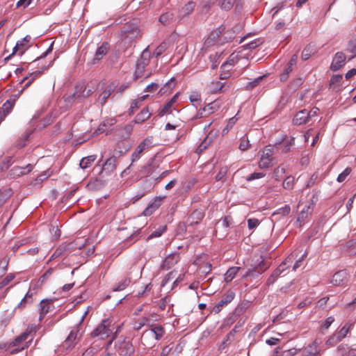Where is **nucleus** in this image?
<instances>
[{"label": "nucleus", "mask_w": 356, "mask_h": 356, "mask_svg": "<svg viewBox=\"0 0 356 356\" xmlns=\"http://www.w3.org/2000/svg\"><path fill=\"white\" fill-rule=\"evenodd\" d=\"M293 66L287 64L285 69L284 70V72L280 74V78L281 81H286L288 78L289 74L293 71Z\"/></svg>", "instance_id": "a19ab883"}, {"label": "nucleus", "mask_w": 356, "mask_h": 356, "mask_svg": "<svg viewBox=\"0 0 356 356\" xmlns=\"http://www.w3.org/2000/svg\"><path fill=\"white\" fill-rule=\"evenodd\" d=\"M32 302H33L32 300H28L27 298L24 297V298L22 299L20 302L15 307V309H22L26 306V305L31 304Z\"/></svg>", "instance_id": "680f3d73"}, {"label": "nucleus", "mask_w": 356, "mask_h": 356, "mask_svg": "<svg viewBox=\"0 0 356 356\" xmlns=\"http://www.w3.org/2000/svg\"><path fill=\"white\" fill-rule=\"evenodd\" d=\"M115 348L120 355L124 356L134 352V348L129 338L119 339L115 343Z\"/></svg>", "instance_id": "6e6552de"}, {"label": "nucleus", "mask_w": 356, "mask_h": 356, "mask_svg": "<svg viewBox=\"0 0 356 356\" xmlns=\"http://www.w3.org/2000/svg\"><path fill=\"white\" fill-rule=\"evenodd\" d=\"M173 19V14L170 12H166L162 14L159 17V22L163 25L170 24Z\"/></svg>", "instance_id": "c9c22d12"}, {"label": "nucleus", "mask_w": 356, "mask_h": 356, "mask_svg": "<svg viewBox=\"0 0 356 356\" xmlns=\"http://www.w3.org/2000/svg\"><path fill=\"white\" fill-rule=\"evenodd\" d=\"M286 172V170H285V168L284 165H279L277 168L275 169L274 170V177H275L276 179H279L280 177L284 174Z\"/></svg>", "instance_id": "6e6d98bb"}, {"label": "nucleus", "mask_w": 356, "mask_h": 356, "mask_svg": "<svg viewBox=\"0 0 356 356\" xmlns=\"http://www.w3.org/2000/svg\"><path fill=\"white\" fill-rule=\"evenodd\" d=\"M209 90L212 92L216 93L218 92H222L224 88V83L219 81H212L209 86Z\"/></svg>", "instance_id": "72a5a7b5"}, {"label": "nucleus", "mask_w": 356, "mask_h": 356, "mask_svg": "<svg viewBox=\"0 0 356 356\" xmlns=\"http://www.w3.org/2000/svg\"><path fill=\"white\" fill-rule=\"evenodd\" d=\"M298 351L296 348L282 350L280 348H277L272 356H295L298 354Z\"/></svg>", "instance_id": "393cba45"}, {"label": "nucleus", "mask_w": 356, "mask_h": 356, "mask_svg": "<svg viewBox=\"0 0 356 356\" xmlns=\"http://www.w3.org/2000/svg\"><path fill=\"white\" fill-rule=\"evenodd\" d=\"M346 58V56L343 52H337L330 65L331 70L337 71L341 69L345 65Z\"/></svg>", "instance_id": "9b49d317"}, {"label": "nucleus", "mask_w": 356, "mask_h": 356, "mask_svg": "<svg viewBox=\"0 0 356 356\" xmlns=\"http://www.w3.org/2000/svg\"><path fill=\"white\" fill-rule=\"evenodd\" d=\"M203 108L205 111L206 114L209 116L210 114L213 113L216 110L217 106L216 102H214L211 104H209Z\"/></svg>", "instance_id": "5fc2aeb1"}, {"label": "nucleus", "mask_w": 356, "mask_h": 356, "mask_svg": "<svg viewBox=\"0 0 356 356\" xmlns=\"http://www.w3.org/2000/svg\"><path fill=\"white\" fill-rule=\"evenodd\" d=\"M109 49L108 44L104 42L100 47H99L95 52L92 63L95 64L99 61L104 56L106 55Z\"/></svg>", "instance_id": "4be33fe9"}, {"label": "nucleus", "mask_w": 356, "mask_h": 356, "mask_svg": "<svg viewBox=\"0 0 356 356\" xmlns=\"http://www.w3.org/2000/svg\"><path fill=\"white\" fill-rule=\"evenodd\" d=\"M151 58V52L148 48L143 50L140 58L137 60L136 64V70L134 72V78L141 77L145 72V68L148 65Z\"/></svg>", "instance_id": "20e7f679"}, {"label": "nucleus", "mask_w": 356, "mask_h": 356, "mask_svg": "<svg viewBox=\"0 0 356 356\" xmlns=\"http://www.w3.org/2000/svg\"><path fill=\"white\" fill-rule=\"evenodd\" d=\"M312 213V208L310 205H305L304 208L302 209L300 213L298 214L297 220L300 223L304 222V220L310 215Z\"/></svg>", "instance_id": "bb28decb"}, {"label": "nucleus", "mask_w": 356, "mask_h": 356, "mask_svg": "<svg viewBox=\"0 0 356 356\" xmlns=\"http://www.w3.org/2000/svg\"><path fill=\"white\" fill-rule=\"evenodd\" d=\"M294 177L292 176L287 177L283 181V187L286 190H291L293 187Z\"/></svg>", "instance_id": "49530a36"}, {"label": "nucleus", "mask_w": 356, "mask_h": 356, "mask_svg": "<svg viewBox=\"0 0 356 356\" xmlns=\"http://www.w3.org/2000/svg\"><path fill=\"white\" fill-rule=\"evenodd\" d=\"M96 159L95 155H90L86 157L83 158L79 163L80 167L82 169H86L91 165V164L95 161Z\"/></svg>", "instance_id": "7c9ffc66"}, {"label": "nucleus", "mask_w": 356, "mask_h": 356, "mask_svg": "<svg viewBox=\"0 0 356 356\" xmlns=\"http://www.w3.org/2000/svg\"><path fill=\"white\" fill-rule=\"evenodd\" d=\"M150 319L148 317H142L135 322L134 328L136 330H139L145 325L149 326Z\"/></svg>", "instance_id": "f704fd0d"}, {"label": "nucleus", "mask_w": 356, "mask_h": 356, "mask_svg": "<svg viewBox=\"0 0 356 356\" xmlns=\"http://www.w3.org/2000/svg\"><path fill=\"white\" fill-rule=\"evenodd\" d=\"M189 99L193 106L197 107L201 102V95L197 92H193L190 95Z\"/></svg>", "instance_id": "ea45409f"}, {"label": "nucleus", "mask_w": 356, "mask_h": 356, "mask_svg": "<svg viewBox=\"0 0 356 356\" xmlns=\"http://www.w3.org/2000/svg\"><path fill=\"white\" fill-rule=\"evenodd\" d=\"M151 116L147 107L144 108L138 114L136 115L132 122L135 124H140L145 122Z\"/></svg>", "instance_id": "b1692460"}, {"label": "nucleus", "mask_w": 356, "mask_h": 356, "mask_svg": "<svg viewBox=\"0 0 356 356\" xmlns=\"http://www.w3.org/2000/svg\"><path fill=\"white\" fill-rule=\"evenodd\" d=\"M236 37V32L230 29L225 31V28L220 26L210 33L204 43L205 47L213 45L216 42L222 44L232 41Z\"/></svg>", "instance_id": "f257e3e1"}, {"label": "nucleus", "mask_w": 356, "mask_h": 356, "mask_svg": "<svg viewBox=\"0 0 356 356\" xmlns=\"http://www.w3.org/2000/svg\"><path fill=\"white\" fill-rule=\"evenodd\" d=\"M34 328L28 327L26 330L21 334L19 336L15 338L14 341L13 342V346H17V348L11 350L10 353L12 354L16 353L20 350H24L25 348L29 346L28 344L24 343L29 338L30 335H32L33 332H35Z\"/></svg>", "instance_id": "39448f33"}, {"label": "nucleus", "mask_w": 356, "mask_h": 356, "mask_svg": "<svg viewBox=\"0 0 356 356\" xmlns=\"http://www.w3.org/2000/svg\"><path fill=\"white\" fill-rule=\"evenodd\" d=\"M20 92L12 95L0 108V110L8 115L13 110L17 99L19 98Z\"/></svg>", "instance_id": "dca6fc26"}, {"label": "nucleus", "mask_w": 356, "mask_h": 356, "mask_svg": "<svg viewBox=\"0 0 356 356\" xmlns=\"http://www.w3.org/2000/svg\"><path fill=\"white\" fill-rule=\"evenodd\" d=\"M154 138L152 136H149L145 138L141 143V144H144V146L146 149H149V147L154 145L153 144Z\"/></svg>", "instance_id": "4d7b16f0"}, {"label": "nucleus", "mask_w": 356, "mask_h": 356, "mask_svg": "<svg viewBox=\"0 0 356 356\" xmlns=\"http://www.w3.org/2000/svg\"><path fill=\"white\" fill-rule=\"evenodd\" d=\"M165 229H166V226H164L161 229H158L154 231L148 236V238L149 239V238H156V237H159V236H161V234L165 231Z\"/></svg>", "instance_id": "e2e57ef3"}, {"label": "nucleus", "mask_w": 356, "mask_h": 356, "mask_svg": "<svg viewBox=\"0 0 356 356\" xmlns=\"http://www.w3.org/2000/svg\"><path fill=\"white\" fill-rule=\"evenodd\" d=\"M309 113L307 110L304 109L299 112H298L294 118L293 122L296 125H301L305 124L309 122Z\"/></svg>", "instance_id": "6ab92c4d"}, {"label": "nucleus", "mask_w": 356, "mask_h": 356, "mask_svg": "<svg viewBox=\"0 0 356 356\" xmlns=\"http://www.w3.org/2000/svg\"><path fill=\"white\" fill-rule=\"evenodd\" d=\"M173 104L169 101L164 105L163 108L159 111V116L161 117L165 114L171 113Z\"/></svg>", "instance_id": "8fccbe9b"}, {"label": "nucleus", "mask_w": 356, "mask_h": 356, "mask_svg": "<svg viewBox=\"0 0 356 356\" xmlns=\"http://www.w3.org/2000/svg\"><path fill=\"white\" fill-rule=\"evenodd\" d=\"M293 259V256L288 257L280 265L277 267V269H280V272L282 273L287 268L286 264L291 262Z\"/></svg>", "instance_id": "052dcab7"}, {"label": "nucleus", "mask_w": 356, "mask_h": 356, "mask_svg": "<svg viewBox=\"0 0 356 356\" xmlns=\"http://www.w3.org/2000/svg\"><path fill=\"white\" fill-rule=\"evenodd\" d=\"M235 294L234 292H229L225 295L222 299L215 305L213 311L215 313H219L223 307L230 303L234 298Z\"/></svg>", "instance_id": "4468645a"}, {"label": "nucleus", "mask_w": 356, "mask_h": 356, "mask_svg": "<svg viewBox=\"0 0 356 356\" xmlns=\"http://www.w3.org/2000/svg\"><path fill=\"white\" fill-rule=\"evenodd\" d=\"M351 172V168H346L341 174L339 175L337 180L338 182H343L345 181L346 177L350 175Z\"/></svg>", "instance_id": "864d4df0"}, {"label": "nucleus", "mask_w": 356, "mask_h": 356, "mask_svg": "<svg viewBox=\"0 0 356 356\" xmlns=\"http://www.w3.org/2000/svg\"><path fill=\"white\" fill-rule=\"evenodd\" d=\"M168 44L165 42L161 43L154 50L153 55L156 57L160 56L167 49Z\"/></svg>", "instance_id": "de8ad7c7"}, {"label": "nucleus", "mask_w": 356, "mask_h": 356, "mask_svg": "<svg viewBox=\"0 0 356 356\" xmlns=\"http://www.w3.org/2000/svg\"><path fill=\"white\" fill-rule=\"evenodd\" d=\"M350 325L348 326L347 325H345L338 332L335 333L334 334L340 341H341L346 337L347 334L350 331Z\"/></svg>", "instance_id": "79ce46f5"}, {"label": "nucleus", "mask_w": 356, "mask_h": 356, "mask_svg": "<svg viewBox=\"0 0 356 356\" xmlns=\"http://www.w3.org/2000/svg\"><path fill=\"white\" fill-rule=\"evenodd\" d=\"M15 278V275L12 273L8 274L1 282H0V289L8 285L13 279Z\"/></svg>", "instance_id": "13d9d810"}, {"label": "nucleus", "mask_w": 356, "mask_h": 356, "mask_svg": "<svg viewBox=\"0 0 356 356\" xmlns=\"http://www.w3.org/2000/svg\"><path fill=\"white\" fill-rule=\"evenodd\" d=\"M204 216V213L202 210H195L188 218V222L190 225L197 224Z\"/></svg>", "instance_id": "5701e85b"}, {"label": "nucleus", "mask_w": 356, "mask_h": 356, "mask_svg": "<svg viewBox=\"0 0 356 356\" xmlns=\"http://www.w3.org/2000/svg\"><path fill=\"white\" fill-rule=\"evenodd\" d=\"M175 86V79L174 78L170 79L163 87H162L160 90L159 93L162 95L165 93H169L172 91V90L174 88Z\"/></svg>", "instance_id": "c756f323"}, {"label": "nucleus", "mask_w": 356, "mask_h": 356, "mask_svg": "<svg viewBox=\"0 0 356 356\" xmlns=\"http://www.w3.org/2000/svg\"><path fill=\"white\" fill-rule=\"evenodd\" d=\"M121 35L124 40L131 42L138 37H140V32L138 27L133 24H126L121 29Z\"/></svg>", "instance_id": "0eeeda50"}, {"label": "nucleus", "mask_w": 356, "mask_h": 356, "mask_svg": "<svg viewBox=\"0 0 356 356\" xmlns=\"http://www.w3.org/2000/svg\"><path fill=\"white\" fill-rule=\"evenodd\" d=\"M321 343V341L318 339H315L302 350V356H318L321 353L319 348Z\"/></svg>", "instance_id": "9d476101"}, {"label": "nucleus", "mask_w": 356, "mask_h": 356, "mask_svg": "<svg viewBox=\"0 0 356 356\" xmlns=\"http://www.w3.org/2000/svg\"><path fill=\"white\" fill-rule=\"evenodd\" d=\"M54 307L53 305L52 300H49V299L42 300L40 302L39 320L42 321L44 318V316H46V314L47 313H49L50 311L53 310Z\"/></svg>", "instance_id": "f8f14e48"}, {"label": "nucleus", "mask_w": 356, "mask_h": 356, "mask_svg": "<svg viewBox=\"0 0 356 356\" xmlns=\"http://www.w3.org/2000/svg\"><path fill=\"white\" fill-rule=\"evenodd\" d=\"M241 269L240 267L233 266L229 268L226 273L225 274V280L226 282H231L236 276L238 270Z\"/></svg>", "instance_id": "cd10ccee"}, {"label": "nucleus", "mask_w": 356, "mask_h": 356, "mask_svg": "<svg viewBox=\"0 0 356 356\" xmlns=\"http://www.w3.org/2000/svg\"><path fill=\"white\" fill-rule=\"evenodd\" d=\"M145 149H147L145 147L144 144H141V143H140L131 154V162L134 163L138 160Z\"/></svg>", "instance_id": "c85d7f7f"}, {"label": "nucleus", "mask_w": 356, "mask_h": 356, "mask_svg": "<svg viewBox=\"0 0 356 356\" xmlns=\"http://www.w3.org/2000/svg\"><path fill=\"white\" fill-rule=\"evenodd\" d=\"M81 335L79 326L74 327L63 343L62 347L66 350H72L79 342Z\"/></svg>", "instance_id": "423d86ee"}, {"label": "nucleus", "mask_w": 356, "mask_h": 356, "mask_svg": "<svg viewBox=\"0 0 356 356\" xmlns=\"http://www.w3.org/2000/svg\"><path fill=\"white\" fill-rule=\"evenodd\" d=\"M208 117V115L206 114V112L204 110V108H202V109H200L196 115L191 118V120H197V119H200V118H207Z\"/></svg>", "instance_id": "774afa93"}, {"label": "nucleus", "mask_w": 356, "mask_h": 356, "mask_svg": "<svg viewBox=\"0 0 356 356\" xmlns=\"http://www.w3.org/2000/svg\"><path fill=\"white\" fill-rule=\"evenodd\" d=\"M33 169V165L32 164H28L26 166H14L8 172V177L12 179H15L17 177H19L21 176L27 175L30 172H31Z\"/></svg>", "instance_id": "1a4fd4ad"}, {"label": "nucleus", "mask_w": 356, "mask_h": 356, "mask_svg": "<svg viewBox=\"0 0 356 356\" xmlns=\"http://www.w3.org/2000/svg\"><path fill=\"white\" fill-rule=\"evenodd\" d=\"M228 172V168L227 166L222 167L217 175L215 177V179L216 181H224V178L226 176L227 173Z\"/></svg>", "instance_id": "c03bdc74"}, {"label": "nucleus", "mask_w": 356, "mask_h": 356, "mask_svg": "<svg viewBox=\"0 0 356 356\" xmlns=\"http://www.w3.org/2000/svg\"><path fill=\"white\" fill-rule=\"evenodd\" d=\"M31 38L29 35L25 36L22 40L17 42V44L21 49L20 55H22L24 51L28 48V43L30 42Z\"/></svg>", "instance_id": "e433bc0d"}, {"label": "nucleus", "mask_w": 356, "mask_h": 356, "mask_svg": "<svg viewBox=\"0 0 356 356\" xmlns=\"http://www.w3.org/2000/svg\"><path fill=\"white\" fill-rule=\"evenodd\" d=\"M262 43L260 39H255L243 45L244 49H254Z\"/></svg>", "instance_id": "37998d69"}, {"label": "nucleus", "mask_w": 356, "mask_h": 356, "mask_svg": "<svg viewBox=\"0 0 356 356\" xmlns=\"http://www.w3.org/2000/svg\"><path fill=\"white\" fill-rule=\"evenodd\" d=\"M275 144H277L279 146L278 152L280 151L282 153H286L291 149V147H289L287 144L285 143V142L283 144L281 142L276 143Z\"/></svg>", "instance_id": "338daca9"}, {"label": "nucleus", "mask_w": 356, "mask_h": 356, "mask_svg": "<svg viewBox=\"0 0 356 356\" xmlns=\"http://www.w3.org/2000/svg\"><path fill=\"white\" fill-rule=\"evenodd\" d=\"M164 334V328L161 325H158L154 327L150 330L145 331L143 334L142 337L145 338L146 337L154 336L156 340H159L163 337Z\"/></svg>", "instance_id": "2eb2a0df"}, {"label": "nucleus", "mask_w": 356, "mask_h": 356, "mask_svg": "<svg viewBox=\"0 0 356 356\" xmlns=\"http://www.w3.org/2000/svg\"><path fill=\"white\" fill-rule=\"evenodd\" d=\"M279 146L277 144L274 145L266 146L262 151L259 161V167L261 168H267L273 164L275 158L273 155L278 152Z\"/></svg>", "instance_id": "f03ea898"}, {"label": "nucleus", "mask_w": 356, "mask_h": 356, "mask_svg": "<svg viewBox=\"0 0 356 356\" xmlns=\"http://www.w3.org/2000/svg\"><path fill=\"white\" fill-rule=\"evenodd\" d=\"M131 283L130 278H124L120 281L113 288L114 291H120L125 289Z\"/></svg>", "instance_id": "473e14b6"}, {"label": "nucleus", "mask_w": 356, "mask_h": 356, "mask_svg": "<svg viewBox=\"0 0 356 356\" xmlns=\"http://www.w3.org/2000/svg\"><path fill=\"white\" fill-rule=\"evenodd\" d=\"M264 176H265V174L263 172H253L246 177V180L248 181H251L254 179L262 178Z\"/></svg>", "instance_id": "bf43d9fd"}, {"label": "nucleus", "mask_w": 356, "mask_h": 356, "mask_svg": "<svg viewBox=\"0 0 356 356\" xmlns=\"http://www.w3.org/2000/svg\"><path fill=\"white\" fill-rule=\"evenodd\" d=\"M69 245H60L58 248H56V250L52 254V255L51 256L50 260L54 259L63 255L65 252L70 249Z\"/></svg>", "instance_id": "2f4dec72"}, {"label": "nucleus", "mask_w": 356, "mask_h": 356, "mask_svg": "<svg viewBox=\"0 0 356 356\" xmlns=\"http://www.w3.org/2000/svg\"><path fill=\"white\" fill-rule=\"evenodd\" d=\"M250 147V142L247 137H243L240 140V144L238 148L241 151L247 150Z\"/></svg>", "instance_id": "603ef678"}, {"label": "nucleus", "mask_w": 356, "mask_h": 356, "mask_svg": "<svg viewBox=\"0 0 356 356\" xmlns=\"http://www.w3.org/2000/svg\"><path fill=\"white\" fill-rule=\"evenodd\" d=\"M163 199V197H156L143 211V215L145 216H151L161 206Z\"/></svg>", "instance_id": "a211bd4d"}, {"label": "nucleus", "mask_w": 356, "mask_h": 356, "mask_svg": "<svg viewBox=\"0 0 356 356\" xmlns=\"http://www.w3.org/2000/svg\"><path fill=\"white\" fill-rule=\"evenodd\" d=\"M177 275V272L176 270H172L168 273L166 276L163 278L161 282V286H165L168 282L175 279Z\"/></svg>", "instance_id": "a18cd8bd"}, {"label": "nucleus", "mask_w": 356, "mask_h": 356, "mask_svg": "<svg viewBox=\"0 0 356 356\" xmlns=\"http://www.w3.org/2000/svg\"><path fill=\"white\" fill-rule=\"evenodd\" d=\"M236 0H218V6L223 10H229L234 5Z\"/></svg>", "instance_id": "4c0bfd02"}, {"label": "nucleus", "mask_w": 356, "mask_h": 356, "mask_svg": "<svg viewBox=\"0 0 356 356\" xmlns=\"http://www.w3.org/2000/svg\"><path fill=\"white\" fill-rule=\"evenodd\" d=\"M48 67H49V66L48 67L44 66V67H42V70H37L35 72H32L31 74H30V75L29 76L25 77L22 80V81H24L26 79H33V81H34L35 79L38 78L43 73L44 70H47Z\"/></svg>", "instance_id": "3c124183"}, {"label": "nucleus", "mask_w": 356, "mask_h": 356, "mask_svg": "<svg viewBox=\"0 0 356 356\" xmlns=\"http://www.w3.org/2000/svg\"><path fill=\"white\" fill-rule=\"evenodd\" d=\"M339 341H341L334 334L332 335L326 341V344L330 346H334L337 343H338Z\"/></svg>", "instance_id": "69168bd1"}, {"label": "nucleus", "mask_w": 356, "mask_h": 356, "mask_svg": "<svg viewBox=\"0 0 356 356\" xmlns=\"http://www.w3.org/2000/svg\"><path fill=\"white\" fill-rule=\"evenodd\" d=\"M114 329L112 321L106 318L93 330L91 335L92 337H99L102 339H104L113 334Z\"/></svg>", "instance_id": "7ed1b4c3"}, {"label": "nucleus", "mask_w": 356, "mask_h": 356, "mask_svg": "<svg viewBox=\"0 0 356 356\" xmlns=\"http://www.w3.org/2000/svg\"><path fill=\"white\" fill-rule=\"evenodd\" d=\"M259 225V221L257 218H250L248 220V226L250 229L256 228Z\"/></svg>", "instance_id": "0e129e2a"}, {"label": "nucleus", "mask_w": 356, "mask_h": 356, "mask_svg": "<svg viewBox=\"0 0 356 356\" xmlns=\"http://www.w3.org/2000/svg\"><path fill=\"white\" fill-rule=\"evenodd\" d=\"M31 131H26L21 138H19L16 142V146L18 148H22L25 146L26 141H27L30 137Z\"/></svg>", "instance_id": "58836bf2"}, {"label": "nucleus", "mask_w": 356, "mask_h": 356, "mask_svg": "<svg viewBox=\"0 0 356 356\" xmlns=\"http://www.w3.org/2000/svg\"><path fill=\"white\" fill-rule=\"evenodd\" d=\"M179 259V256L177 253L170 254L164 259L161 268L163 270H168L176 264Z\"/></svg>", "instance_id": "aec40b11"}, {"label": "nucleus", "mask_w": 356, "mask_h": 356, "mask_svg": "<svg viewBox=\"0 0 356 356\" xmlns=\"http://www.w3.org/2000/svg\"><path fill=\"white\" fill-rule=\"evenodd\" d=\"M347 51L351 54L350 59L353 58L356 56V41H350Z\"/></svg>", "instance_id": "09e8293b"}, {"label": "nucleus", "mask_w": 356, "mask_h": 356, "mask_svg": "<svg viewBox=\"0 0 356 356\" xmlns=\"http://www.w3.org/2000/svg\"><path fill=\"white\" fill-rule=\"evenodd\" d=\"M195 7V3L193 1H188L186 3L183 7H181L179 10L178 17L179 19H183L185 17H187L190 14L193 13L194 8Z\"/></svg>", "instance_id": "412c9836"}, {"label": "nucleus", "mask_w": 356, "mask_h": 356, "mask_svg": "<svg viewBox=\"0 0 356 356\" xmlns=\"http://www.w3.org/2000/svg\"><path fill=\"white\" fill-rule=\"evenodd\" d=\"M348 280V273L346 270H342L334 274L332 282L336 286H341Z\"/></svg>", "instance_id": "ddd939ff"}, {"label": "nucleus", "mask_w": 356, "mask_h": 356, "mask_svg": "<svg viewBox=\"0 0 356 356\" xmlns=\"http://www.w3.org/2000/svg\"><path fill=\"white\" fill-rule=\"evenodd\" d=\"M114 90V86L109 85L108 86L106 89L99 95V102L102 105H104L106 102L107 99L109 97V96L111 95L112 92Z\"/></svg>", "instance_id": "a878e982"}, {"label": "nucleus", "mask_w": 356, "mask_h": 356, "mask_svg": "<svg viewBox=\"0 0 356 356\" xmlns=\"http://www.w3.org/2000/svg\"><path fill=\"white\" fill-rule=\"evenodd\" d=\"M118 163V159L115 156H112L106 159L103 165L102 172H106V174H110L115 170Z\"/></svg>", "instance_id": "f3484780"}]
</instances>
